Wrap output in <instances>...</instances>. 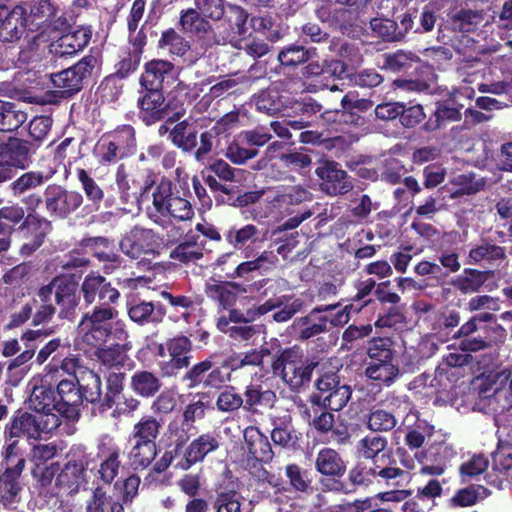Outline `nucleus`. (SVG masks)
I'll return each mask as SVG.
<instances>
[{
	"label": "nucleus",
	"instance_id": "obj_46",
	"mask_svg": "<svg viewBox=\"0 0 512 512\" xmlns=\"http://www.w3.org/2000/svg\"><path fill=\"white\" fill-rule=\"evenodd\" d=\"M213 408L211 394L209 392H197L182 411V429L190 428L197 421L203 420L207 411Z\"/></svg>",
	"mask_w": 512,
	"mask_h": 512
},
{
	"label": "nucleus",
	"instance_id": "obj_43",
	"mask_svg": "<svg viewBox=\"0 0 512 512\" xmlns=\"http://www.w3.org/2000/svg\"><path fill=\"white\" fill-rule=\"evenodd\" d=\"M164 425V419L144 414L132 425L127 439L157 443Z\"/></svg>",
	"mask_w": 512,
	"mask_h": 512
},
{
	"label": "nucleus",
	"instance_id": "obj_22",
	"mask_svg": "<svg viewBox=\"0 0 512 512\" xmlns=\"http://www.w3.org/2000/svg\"><path fill=\"white\" fill-rule=\"evenodd\" d=\"M315 14L322 23L342 35H353L357 32V17L350 9L323 4L315 10Z\"/></svg>",
	"mask_w": 512,
	"mask_h": 512
},
{
	"label": "nucleus",
	"instance_id": "obj_39",
	"mask_svg": "<svg viewBox=\"0 0 512 512\" xmlns=\"http://www.w3.org/2000/svg\"><path fill=\"white\" fill-rule=\"evenodd\" d=\"M78 387H80V397L82 403L87 401L93 405H97L99 412H102V380L99 374L93 370L86 369L80 372V378H75Z\"/></svg>",
	"mask_w": 512,
	"mask_h": 512
},
{
	"label": "nucleus",
	"instance_id": "obj_25",
	"mask_svg": "<svg viewBox=\"0 0 512 512\" xmlns=\"http://www.w3.org/2000/svg\"><path fill=\"white\" fill-rule=\"evenodd\" d=\"M115 182L120 194L121 202L126 204L130 203L134 199L137 200L140 196L143 197L148 193L155 184V176L153 174H149L145 183L142 185L139 181L128 174L124 164H120L116 170Z\"/></svg>",
	"mask_w": 512,
	"mask_h": 512
},
{
	"label": "nucleus",
	"instance_id": "obj_62",
	"mask_svg": "<svg viewBox=\"0 0 512 512\" xmlns=\"http://www.w3.org/2000/svg\"><path fill=\"white\" fill-rule=\"evenodd\" d=\"M369 362L395 360V340L390 337H375L368 342Z\"/></svg>",
	"mask_w": 512,
	"mask_h": 512
},
{
	"label": "nucleus",
	"instance_id": "obj_5",
	"mask_svg": "<svg viewBox=\"0 0 512 512\" xmlns=\"http://www.w3.org/2000/svg\"><path fill=\"white\" fill-rule=\"evenodd\" d=\"M101 66L100 52L91 50L90 54L81 58L71 67L52 74L51 81L62 96L70 97L82 91L85 84L100 71Z\"/></svg>",
	"mask_w": 512,
	"mask_h": 512
},
{
	"label": "nucleus",
	"instance_id": "obj_24",
	"mask_svg": "<svg viewBox=\"0 0 512 512\" xmlns=\"http://www.w3.org/2000/svg\"><path fill=\"white\" fill-rule=\"evenodd\" d=\"M220 445V436L215 432L199 435L184 448V457L179 462L180 468L190 469L195 464L202 462L208 454L218 450Z\"/></svg>",
	"mask_w": 512,
	"mask_h": 512
},
{
	"label": "nucleus",
	"instance_id": "obj_16",
	"mask_svg": "<svg viewBox=\"0 0 512 512\" xmlns=\"http://www.w3.org/2000/svg\"><path fill=\"white\" fill-rule=\"evenodd\" d=\"M277 257L272 251L264 250L260 255L253 259L241 262L237 265L231 274H227V277L232 280L238 279L236 283H244L248 285H254L261 283V286L256 285L252 287L250 293H258L269 283L268 278H262L254 280V273L259 272L261 274L267 272L277 262Z\"/></svg>",
	"mask_w": 512,
	"mask_h": 512
},
{
	"label": "nucleus",
	"instance_id": "obj_15",
	"mask_svg": "<svg viewBox=\"0 0 512 512\" xmlns=\"http://www.w3.org/2000/svg\"><path fill=\"white\" fill-rule=\"evenodd\" d=\"M256 285L261 286V283L248 285L232 279L222 281L211 277L205 284L204 293L217 306L218 311H222L235 306L239 296L249 295L251 288Z\"/></svg>",
	"mask_w": 512,
	"mask_h": 512
},
{
	"label": "nucleus",
	"instance_id": "obj_52",
	"mask_svg": "<svg viewBox=\"0 0 512 512\" xmlns=\"http://www.w3.org/2000/svg\"><path fill=\"white\" fill-rule=\"evenodd\" d=\"M190 440V436L187 435L185 429L182 431H177L175 433V440L172 444L167 446V449L163 452L159 459H157L153 464V471L157 474H161L165 472L172 462L178 458L185 451V447H187V443Z\"/></svg>",
	"mask_w": 512,
	"mask_h": 512
},
{
	"label": "nucleus",
	"instance_id": "obj_8",
	"mask_svg": "<svg viewBox=\"0 0 512 512\" xmlns=\"http://www.w3.org/2000/svg\"><path fill=\"white\" fill-rule=\"evenodd\" d=\"M122 253L132 259L143 256H159L167 247L164 238L152 229L134 227L119 241Z\"/></svg>",
	"mask_w": 512,
	"mask_h": 512
},
{
	"label": "nucleus",
	"instance_id": "obj_20",
	"mask_svg": "<svg viewBox=\"0 0 512 512\" xmlns=\"http://www.w3.org/2000/svg\"><path fill=\"white\" fill-rule=\"evenodd\" d=\"M412 19L411 15H403L394 13V18H373L370 20V28L374 34L384 41L398 42L405 39L411 32Z\"/></svg>",
	"mask_w": 512,
	"mask_h": 512
},
{
	"label": "nucleus",
	"instance_id": "obj_49",
	"mask_svg": "<svg viewBox=\"0 0 512 512\" xmlns=\"http://www.w3.org/2000/svg\"><path fill=\"white\" fill-rule=\"evenodd\" d=\"M492 271L466 268L462 275L453 278L451 285L460 293H477L491 276Z\"/></svg>",
	"mask_w": 512,
	"mask_h": 512
},
{
	"label": "nucleus",
	"instance_id": "obj_51",
	"mask_svg": "<svg viewBox=\"0 0 512 512\" xmlns=\"http://www.w3.org/2000/svg\"><path fill=\"white\" fill-rule=\"evenodd\" d=\"M193 344L186 336H177L166 342V348L170 356L173 368L179 370L189 368L192 360Z\"/></svg>",
	"mask_w": 512,
	"mask_h": 512
},
{
	"label": "nucleus",
	"instance_id": "obj_23",
	"mask_svg": "<svg viewBox=\"0 0 512 512\" xmlns=\"http://www.w3.org/2000/svg\"><path fill=\"white\" fill-rule=\"evenodd\" d=\"M92 33L90 27H80L64 32L50 44L49 50L57 58L73 56L90 43Z\"/></svg>",
	"mask_w": 512,
	"mask_h": 512
},
{
	"label": "nucleus",
	"instance_id": "obj_9",
	"mask_svg": "<svg viewBox=\"0 0 512 512\" xmlns=\"http://www.w3.org/2000/svg\"><path fill=\"white\" fill-rule=\"evenodd\" d=\"M118 316L114 306H94L80 319L83 340L92 347H102L107 343V328Z\"/></svg>",
	"mask_w": 512,
	"mask_h": 512
},
{
	"label": "nucleus",
	"instance_id": "obj_47",
	"mask_svg": "<svg viewBox=\"0 0 512 512\" xmlns=\"http://www.w3.org/2000/svg\"><path fill=\"white\" fill-rule=\"evenodd\" d=\"M76 178H78V183L88 200V203L84 206V211L87 214L98 211L104 200V190L84 168L76 169Z\"/></svg>",
	"mask_w": 512,
	"mask_h": 512
},
{
	"label": "nucleus",
	"instance_id": "obj_57",
	"mask_svg": "<svg viewBox=\"0 0 512 512\" xmlns=\"http://www.w3.org/2000/svg\"><path fill=\"white\" fill-rule=\"evenodd\" d=\"M311 57L310 49L296 43L284 46L277 55L280 66L288 69H295L307 63Z\"/></svg>",
	"mask_w": 512,
	"mask_h": 512
},
{
	"label": "nucleus",
	"instance_id": "obj_6",
	"mask_svg": "<svg viewBox=\"0 0 512 512\" xmlns=\"http://www.w3.org/2000/svg\"><path fill=\"white\" fill-rule=\"evenodd\" d=\"M217 135L216 127L199 134L197 127L186 119L173 126L169 140L184 153H193L196 161L204 162L213 150V142Z\"/></svg>",
	"mask_w": 512,
	"mask_h": 512
},
{
	"label": "nucleus",
	"instance_id": "obj_4",
	"mask_svg": "<svg viewBox=\"0 0 512 512\" xmlns=\"http://www.w3.org/2000/svg\"><path fill=\"white\" fill-rule=\"evenodd\" d=\"M298 408L301 419L307 423L317 437L323 439V443H334L336 445L350 443L349 426L343 420H335L334 410L313 403L308 405L303 400L298 404Z\"/></svg>",
	"mask_w": 512,
	"mask_h": 512
},
{
	"label": "nucleus",
	"instance_id": "obj_44",
	"mask_svg": "<svg viewBox=\"0 0 512 512\" xmlns=\"http://www.w3.org/2000/svg\"><path fill=\"white\" fill-rule=\"evenodd\" d=\"M157 47L167 51L172 57H179L184 61H189V64L195 62V60L187 58V55L191 52L190 41L178 34L173 28L161 32Z\"/></svg>",
	"mask_w": 512,
	"mask_h": 512
},
{
	"label": "nucleus",
	"instance_id": "obj_56",
	"mask_svg": "<svg viewBox=\"0 0 512 512\" xmlns=\"http://www.w3.org/2000/svg\"><path fill=\"white\" fill-rule=\"evenodd\" d=\"M491 494L490 490L482 485L471 484L465 488L456 491L455 495L448 500L451 507H469L483 501Z\"/></svg>",
	"mask_w": 512,
	"mask_h": 512
},
{
	"label": "nucleus",
	"instance_id": "obj_32",
	"mask_svg": "<svg viewBox=\"0 0 512 512\" xmlns=\"http://www.w3.org/2000/svg\"><path fill=\"white\" fill-rule=\"evenodd\" d=\"M0 159L6 161L14 169L25 170L31 160V145L21 138H9L0 144Z\"/></svg>",
	"mask_w": 512,
	"mask_h": 512
},
{
	"label": "nucleus",
	"instance_id": "obj_38",
	"mask_svg": "<svg viewBox=\"0 0 512 512\" xmlns=\"http://www.w3.org/2000/svg\"><path fill=\"white\" fill-rule=\"evenodd\" d=\"M387 447V439L377 434H368L358 443V450L363 459L375 461L383 458V465L399 467L397 459L391 452H384Z\"/></svg>",
	"mask_w": 512,
	"mask_h": 512
},
{
	"label": "nucleus",
	"instance_id": "obj_53",
	"mask_svg": "<svg viewBox=\"0 0 512 512\" xmlns=\"http://www.w3.org/2000/svg\"><path fill=\"white\" fill-rule=\"evenodd\" d=\"M27 121V113L19 105L0 100V132L13 133Z\"/></svg>",
	"mask_w": 512,
	"mask_h": 512
},
{
	"label": "nucleus",
	"instance_id": "obj_13",
	"mask_svg": "<svg viewBox=\"0 0 512 512\" xmlns=\"http://www.w3.org/2000/svg\"><path fill=\"white\" fill-rule=\"evenodd\" d=\"M229 381L230 372L225 373L221 367L214 366L211 357L194 364L182 376V382L189 390L198 387L220 390Z\"/></svg>",
	"mask_w": 512,
	"mask_h": 512
},
{
	"label": "nucleus",
	"instance_id": "obj_17",
	"mask_svg": "<svg viewBox=\"0 0 512 512\" xmlns=\"http://www.w3.org/2000/svg\"><path fill=\"white\" fill-rule=\"evenodd\" d=\"M80 293L87 305L96 303L95 306H113L120 298L119 290L110 281L94 273L85 277L80 285Z\"/></svg>",
	"mask_w": 512,
	"mask_h": 512
},
{
	"label": "nucleus",
	"instance_id": "obj_36",
	"mask_svg": "<svg viewBox=\"0 0 512 512\" xmlns=\"http://www.w3.org/2000/svg\"><path fill=\"white\" fill-rule=\"evenodd\" d=\"M87 465L85 456L68 459L56 477V485L69 492L78 491L79 485L84 481Z\"/></svg>",
	"mask_w": 512,
	"mask_h": 512
},
{
	"label": "nucleus",
	"instance_id": "obj_34",
	"mask_svg": "<svg viewBox=\"0 0 512 512\" xmlns=\"http://www.w3.org/2000/svg\"><path fill=\"white\" fill-rule=\"evenodd\" d=\"M507 258L506 247L493 243L488 238H482L481 243L472 246L466 257V264L493 265Z\"/></svg>",
	"mask_w": 512,
	"mask_h": 512
},
{
	"label": "nucleus",
	"instance_id": "obj_30",
	"mask_svg": "<svg viewBox=\"0 0 512 512\" xmlns=\"http://www.w3.org/2000/svg\"><path fill=\"white\" fill-rule=\"evenodd\" d=\"M48 377L49 375H45L41 380V384L34 387L30 396V406L38 413H43L47 416L52 415L53 427H58L60 420L55 414L51 413L53 410L58 412V401L54 388L48 383Z\"/></svg>",
	"mask_w": 512,
	"mask_h": 512
},
{
	"label": "nucleus",
	"instance_id": "obj_18",
	"mask_svg": "<svg viewBox=\"0 0 512 512\" xmlns=\"http://www.w3.org/2000/svg\"><path fill=\"white\" fill-rule=\"evenodd\" d=\"M55 302L59 307L58 316L70 320L79 305V282L71 275H59L53 278Z\"/></svg>",
	"mask_w": 512,
	"mask_h": 512
},
{
	"label": "nucleus",
	"instance_id": "obj_2",
	"mask_svg": "<svg viewBox=\"0 0 512 512\" xmlns=\"http://www.w3.org/2000/svg\"><path fill=\"white\" fill-rule=\"evenodd\" d=\"M319 362L306 356L299 346L279 348L273 355L271 369L290 391L299 393L312 380Z\"/></svg>",
	"mask_w": 512,
	"mask_h": 512
},
{
	"label": "nucleus",
	"instance_id": "obj_27",
	"mask_svg": "<svg viewBox=\"0 0 512 512\" xmlns=\"http://www.w3.org/2000/svg\"><path fill=\"white\" fill-rule=\"evenodd\" d=\"M127 315L140 326L157 325L163 321L166 308L161 302L132 299L127 302Z\"/></svg>",
	"mask_w": 512,
	"mask_h": 512
},
{
	"label": "nucleus",
	"instance_id": "obj_12",
	"mask_svg": "<svg viewBox=\"0 0 512 512\" xmlns=\"http://www.w3.org/2000/svg\"><path fill=\"white\" fill-rule=\"evenodd\" d=\"M177 98L172 97L167 101L164 91L142 89V95L138 98V117L146 126H152L165 119L170 111L179 109Z\"/></svg>",
	"mask_w": 512,
	"mask_h": 512
},
{
	"label": "nucleus",
	"instance_id": "obj_59",
	"mask_svg": "<svg viewBox=\"0 0 512 512\" xmlns=\"http://www.w3.org/2000/svg\"><path fill=\"white\" fill-rule=\"evenodd\" d=\"M352 397L351 386L345 384L326 396H309V402L322 405L330 410L340 411Z\"/></svg>",
	"mask_w": 512,
	"mask_h": 512
},
{
	"label": "nucleus",
	"instance_id": "obj_61",
	"mask_svg": "<svg viewBox=\"0 0 512 512\" xmlns=\"http://www.w3.org/2000/svg\"><path fill=\"white\" fill-rule=\"evenodd\" d=\"M260 230L254 224H247L241 228L231 227L225 233V240L236 249H242L248 243L260 241Z\"/></svg>",
	"mask_w": 512,
	"mask_h": 512
},
{
	"label": "nucleus",
	"instance_id": "obj_3",
	"mask_svg": "<svg viewBox=\"0 0 512 512\" xmlns=\"http://www.w3.org/2000/svg\"><path fill=\"white\" fill-rule=\"evenodd\" d=\"M245 456L243 465L246 471L260 484L278 488L280 480L264 465L272 462L274 452L268 437L257 426H248L243 432Z\"/></svg>",
	"mask_w": 512,
	"mask_h": 512
},
{
	"label": "nucleus",
	"instance_id": "obj_58",
	"mask_svg": "<svg viewBox=\"0 0 512 512\" xmlns=\"http://www.w3.org/2000/svg\"><path fill=\"white\" fill-rule=\"evenodd\" d=\"M2 438V464L25 467L27 460L25 459V452L21 448L20 444L22 439L15 437L14 435H10V433L5 431L2 432Z\"/></svg>",
	"mask_w": 512,
	"mask_h": 512
},
{
	"label": "nucleus",
	"instance_id": "obj_35",
	"mask_svg": "<svg viewBox=\"0 0 512 512\" xmlns=\"http://www.w3.org/2000/svg\"><path fill=\"white\" fill-rule=\"evenodd\" d=\"M54 333L53 328H42V329H28L25 332H22L20 335V341L24 342L25 350L17 354L13 359H11L8 363V370L13 371L16 369H25L22 367L29 360H31L37 348V341H43L46 338L50 337Z\"/></svg>",
	"mask_w": 512,
	"mask_h": 512
},
{
	"label": "nucleus",
	"instance_id": "obj_63",
	"mask_svg": "<svg viewBox=\"0 0 512 512\" xmlns=\"http://www.w3.org/2000/svg\"><path fill=\"white\" fill-rule=\"evenodd\" d=\"M131 344H111L107 347H97L96 355L100 362L109 367H122L127 359V350Z\"/></svg>",
	"mask_w": 512,
	"mask_h": 512
},
{
	"label": "nucleus",
	"instance_id": "obj_54",
	"mask_svg": "<svg viewBox=\"0 0 512 512\" xmlns=\"http://www.w3.org/2000/svg\"><path fill=\"white\" fill-rule=\"evenodd\" d=\"M19 199L24 205V211H28V214H26V223H24V225H33L34 231H39L43 228H50L51 222L37 213V209L44 202V195L42 196L38 192H30L28 194H24V196H21Z\"/></svg>",
	"mask_w": 512,
	"mask_h": 512
},
{
	"label": "nucleus",
	"instance_id": "obj_55",
	"mask_svg": "<svg viewBox=\"0 0 512 512\" xmlns=\"http://www.w3.org/2000/svg\"><path fill=\"white\" fill-rule=\"evenodd\" d=\"M104 135L109 138L126 157L135 154L137 149V136L133 126L128 124L120 125L113 131L107 132Z\"/></svg>",
	"mask_w": 512,
	"mask_h": 512
},
{
	"label": "nucleus",
	"instance_id": "obj_7",
	"mask_svg": "<svg viewBox=\"0 0 512 512\" xmlns=\"http://www.w3.org/2000/svg\"><path fill=\"white\" fill-rule=\"evenodd\" d=\"M125 374L122 372H110L106 376V392L102 401V412L112 410V417H133L141 407V400L136 394H124Z\"/></svg>",
	"mask_w": 512,
	"mask_h": 512
},
{
	"label": "nucleus",
	"instance_id": "obj_40",
	"mask_svg": "<svg viewBox=\"0 0 512 512\" xmlns=\"http://www.w3.org/2000/svg\"><path fill=\"white\" fill-rule=\"evenodd\" d=\"M163 383L156 372L140 369L130 376V389L137 397L153 398L161 391Z\"/></svg>",
	"mask_w": 512,
	"mask_h": 512
},
{
	"label": "nucleus",
	"instance_id": "obj_21",
	"mask_svg": "<svg viewBox=\"0 0 512 512\" xmlns=\"http://www.w3.org/2000/svg\"><path fill=\"white\" fill-rule=\"evenodd\" d=\"M321 180L320 187L329 195L345 194L352 191L353 184L348 173L334 161H324L315 170Z\"/></svg>",
	"mask_w": 512,
	"mask_h": 512
},
{
	"label": "nucleus",
	"instance_id": "obj_11",
	"mask_svg": "<svg viewBox=\"0 0 512 512\" xmlns=\"http://www.w3.org/2000/svg\"><path fill=\"white\" fill-rule=\"evenodd\" d=\"M53 428V426L48 427V422L43 420V415L19 408L9 417L3 427V431L28 442H37Z\"/></svg>",
	"mask_w": 512,
	"mask_h": 512
},
{
	"label": "nucleus",
	"instance_id": "obj_37",
	"mask_svg": "<svg viewBox=\"0 0 512 512\" xmlns=\"http://www.w3.org/2000/svg\"><path fill=\"white\" fill-rule=\"evenodd\" d=\"M5 468L0 475V502L9 506L18 501L22 491L20 477L25 467L17 465H4Z\"/></svg>",
	"mask_w": 512,
	"mask_h": 512
},
{
	"label": "nucleus",
	"instance_id": "obj_28",
	"mask_svg": "<svg viewBox=\"0 0 512 512\" xmlns=\"http://www.w3.org/2000/svg\"><path fill=\"white\" fill-rule=\"evenodd\" d=\"M382 69L400 76H416L420 69V57L411 51L402 49L384 54Z\"/></svg>",
	"mask_w": 512,
	"mask_h": 512
},
{
	"label": "nucleus",
	"instance_id": "obj_48",
	"mask_svg": "<svg viewBox=\"0 0 512 512\" xmlns=\"http://www.w3.org/2000/svg\"><path fill=\"white\" fill-rule=\"evenodd\" d=\"M50 176L43 171H28L22 173L19 177L10 182L6 187V191L14 198H20L30 192L35 191L38 187H42Z\"/></svg>",
	"mask_w": 512,
	"mask_h": 512
},
{
	"label": "nucleus",
	"instance_id": "obj_41",
	"mask_svg": "<svg viewBox=\"0 0 512 512\" xmlns=\"http://www.w3.org/2000/svg\"><path fill=\"white\" fill-rule=\"evenodd\" d=\"M364 374L369 380L384 387L392 386L402 375L400 366L395 363V360L368 362Z\"/></svg>",
	"mask_w": 512,
	"mask_h": 512
},
{
	"label": "nucleus",
	"instance_id": "obj_64",
	"mask_svg": "<svg viewBox=\"0 0 512 512\" xmlns=\"http://www.w3.org/2000/svg\"><path fill=\"white\" fill-rule=\"evenodd\" d=\"M153 207L155 212L159 215L161 212L168 211L167 205L175 194L173 193V184L170 179L161 177L152 187Z\"/></svg>",
	"mask_w": 512,
	"mask_h": 512
},
{
	"label": "nucleus",
	"instance_id": "obj_1",
	"mask_svg": "<svg viewBox=\"0 0 512 512\" xmlns=\"http://www.w3.org/2000/svg\"><path fill=\"white\" fill-rule=\"evenodd\" d=\"M383 458L375 461L358 460L348 471L347 481L334 484L338 494L350 495L359 488H368L372 485L401 487L408 479L409 473L401 467L383 465Z\"/></svg>",
	"mask_w": 512,
	"mask_h": 512
},
{
	"label": "nucleus",
	"instance_id": "obj_29",
	"mask_svg": "<svg viewBox=\"0 0 512 512\" xmlns=\"http://www.w3.org/2000/svg\"><path fill=\"white\" fill-rule=\"evenodd\" d=\"M175 66L164 59H152L144 64V70L140 77L141 89L163 91L164 81L172 78Z\"/></svg>",
	"mask_w": 512,
	"mask_h": 512
},
{
	"label": "nucleus",
	"instance_id": "obj_14",
	"mask_svg": "<svg viewBox=\"0 0 512 512\" xmlns=\"http://www.w3.org/2000/svg\"><path fill=\"white\" fill-rule=\"evenodd\" d=\"M315 470L324 477L321 485L324 491L338 494V488L334 489V484L343 483V478L347 473V462L343 455L334 448H322L316 454Z\"/></svg>",
	"mask_w": 512,
	"mask_h": 512
},
{
	"label": "nucleus",
	"instance_id": "obj_45",
	"mask_svg": "<svg viewBox=\"0 0 512 512\" xmlns=\"http://www.w3.org/2000/svg\"><path fill=\"white\" fill-rule=\"evenodd\" d=\"M80 246L86 249L99 262L119 263L120 256L115 250L114 240L107 237H86L80 240Z\"/></svg>",
	"mask_w": 512,
	"mask_h": 512
},
{
	"label": "nucleus",
	"instance_id": "obj_60",
	"mask_svg": "<svg viewBox=\"0 0 512 512\" xmlns=\"http://www.w3.org/2000/svg\"><path fill=\"white\" fill-rule=\"evenodd\" d=\"M403 15H411L413 33H429L434 29L437 17L429 6H424L420 11L418 8L402 9Z\"/></svg>",
	"mask_w": 512,
	"mask_h": 512
},
{
	"label": "nucleus",
	"instance_id": "obj_42",
	"mask_svg": "<svg viewBox=\"0 0 512 512\" xmlns=\"http://www.w3.org/2000/svg\"><path fill=\"white\" fill-rule=\"evenodd\" d=\"M127 444L130 445V451L127 453L128 460L136 470H144L154 464L160 451L157 443L127 439Z\"/></svg>",
	"mask_w": 512,
	"mask_h": 512
},
{
	"label": "nucleus",
	"instance_id": "obj_10",
	"mask_svg": "<svg viewBox=\"0 0 512 512\" xmlns=\"http://www.w3.org/2000/svg\"><path fill=\"white\" fill-rule=\"evenodd\" d=\"M44 203L51 218L65 220L84 205V196L78 190L52 184L44 190Z\"/></svg>",
	"mask_w": 512,
	"mask_h": 512
},
{
	"label": "nucleus",
	"instance_id": "obj_50",
	"mask_svg": "<svg viewBox=\"0 0 512 512\" xmlns=\"http://www.w3.org/2000/svg\"><path fill=\"white\" fill-rule=\"evenodd\" d=\"M484 13L482 10L460 9L448 14V23L455 32L473 33L482 21Z\"/></svg>",
	"mask_w": 512,
	"mask_h": 512
},
{
	"label": "nucleus",
	"instance_id": "obj_26",
	"mask_svg": "<svg viewBox=\"0 0 512 512\" xmlns=\"http://www.w3.org/2000/svg\"><path fill=\"white\" fill-rule=\"evenodd\" d=\"M58 413L67 419H79L81 390L74 379H62L56 386Z\"/></svg>",
	"mask_w": 512,
	"mask_h": 512
},
{
	"label": "nucleus",
	"instance_id": "obj_19",
	"mask_svg": "<svg viewBox=\"0 0 512 512\" xmlns=\"http://www.w3.org/2000/svg\"><path fill=\"white\" fill-rule=\"evenodd\" d=\"M27 29L33 31L27 17V8L16 5L9 9L6 5L0 4V38L4 41L17 40Z\"/></svg>",
	"mask_w": 512,
	"mask_h": 512
},
{
	"label": "nucleus",
	"instance_id": "obj_31",
	"mask_svg": "<svg viewBox=\"0 0 512 512\" xmlns=\"http://www.w3.org/2000/svg\"><path fill=\"white\" fill-rule=\"evenodd\" d=\"M198 9L182 10L179 17V24L184 33H191L195 37L204 39L207 45L215 42V32L212 26Z\"/></svg>",
	"mask_w": 512,
	"mask_h": 512
},
{
	"label": "nucleus",
	"instance_id": "obj_33",
	"mask_svg": "<svg viewBox=\"0 0 512 512\" xmlns=\"http://www.w3.org/2000/svg\"><path fill=\"white\" fill-rule=\"evenodd\" d=\"M244 410L253 415L261 409H272L277 401L276 392L259 383H250L243 392Z\"/></svg>",
	"mask_w": 512,
	"mask_h": 512
}]
</instances>
